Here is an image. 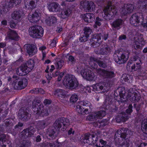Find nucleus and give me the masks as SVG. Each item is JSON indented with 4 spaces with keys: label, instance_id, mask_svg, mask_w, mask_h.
I'll list each match as a JSON object with an SVG mask.
<instances>
[{
    "label": "nucleus",
    "instance_id": "nucleus-1",
    "mask_svg": "<svg viewBox=\"0 0 147 147\" xmlns=\"http://www.w3.org/2000/svg\"><path fill=\"white\" fill-rule=\"evenodd\" d=\"M63 83L66 87L69 89H76L78 88V82L73 75H67L65 77Z\"/></svg>",
    "mask_w": 147,
    "mask_h": 147
},
{
    "label": "nucleus",
    "instance_id": "nucleus-2",
    "mask_svg": "<svg viewBox=\"0 0 147 147\" xmlns=\"http://www.w3.org/2000/svg\"><path fill=\"white\" fill-rule=\"evenodd\" d=\"M127 129L122 128L118 130L115 134V141L116 144L118 145V146H120L124 144V142H121V139L125 140L127 136V133L129 132V131Z\"/></svg>",
    "mask_w": 147,
    "mask_h": 147
},
{
    "label": "nucleus",
    "instance_id": "nucleus-3",
    "mask_svg": "<svg viewBox=\"0 0 147 147\" xmlns=\"http://www.w3.org/2000/svg\"><path fill=\"white\" fill-rule=\"evenodd\" d=\"M13 80L12 83L13 88L15 90H21L27 86V80L24 78H20L15 75L13 76Z\"/></svg>",
    "mask_w": 147,
    "mask_h": 147
},
{
    "label": "nucleus",
    "instance_id": "nucleus-4",
    "mask_svg": "<svg viewBox=\"0 0 147 147\" xmlns=\"http://www.w3.org/2000/svg\"><path fill=\"white\" fill-rule=\"evenodd\" d=\"M43 107V105L40 103L35 101H33L32 108L34 114L42 117L47 116L49 113L47 109H42Z\"/></svg>",
    "mask_w": 147,
    "mask_h": 147
},
{
    "label": "nucleus",
    "instance_id": "nucleus-5",
    "mask_svg": "<svg viewBox=\"0 0 147 147\" xmlns=\"http://www.w3.org/2000/svg\"><path fill=\"white\" fill-rule=\"evenodd\" d=\"M69 121L68 119L65 118H59L56 120L53 124V126L56 131L58 132L60 130L65 129L69 124Z\"/></svg>",
    "mask_w": 147,
    "mask_h": 147
},
{
    "label": "nucleus",
    "instance_id": "nucleus-6",
    "mask_svg": "<svg viewBox=\"0 0 147 147\" xmlns=\"http://www.w3.org/2000/svg\"><path fill=\"white\" fill-rule=\"evenodd\" d=\"M29 34L33 38H39L43 36V30L40 26H33L29 28Z\"/></svg>",
    "mask_w": 147,
    "mask_h": 147
},
{
    "label": "nucleus",
    "instance_id": "nucleus-7",
    "mask_svg": "<svg viewBox=\"0 0 147 147\" xmlns=\"http://www.w3.org/2000/svg\"><path fill=\"white\" fill-rule=\"evenodd\" d=\"M129 53V51L127 50L124 51L122 54L117 52L113 55L114 59L117 63H123L127 61Z\"/></svg>",
    "mask_w": 147,
    "mask_h": 147
},
{
    "label": "nucleus",
    "instance_id": "nucleus-8",
    "mask_svg": "<svg viewBox=\"0 0 147 147\" xmlns=\"http://www.w3.org/2000/svg\"><path fill=\"white\" fill-rule=\"evenodd\" d=\"M77 71L80 72L81 75L84 78L90 80H92L96 78L94 73L90 70L85 69L82 66H79L77 67Z\"/></svg>",
    "mask_w": 147,
    "mask_h": 147
},
{
    "label": "nucleus",
    "instance_id": "nucleus-9",
    "mask_svg": "<svg viewBox=\"0 0 147 147\" xmlns=\"http://www.w3.org/2000/svg\"><path fill=\"white\" fill-rule=\"evenodd\" d=\"M109 37V34L107 33L95 34L93 35L91 39V42L94 44H100L103 40H106Z\"/></svg>",
    "mask_w": 147,
    "mask_h": 147
},
{
    "label": "nucleus",
    "instance_id": "nucleus-10",
    "mask_svg": "<svg viewBox=\"0 0 147 147\" xmlns=\"http://www.w3.org/2000/svg\"><path fill=\"white\" fill-rule=\"evenodd\" d=\"M18 117L21 120L26 121L31 117L30 110L28 107H24L21 108L18 112Z\"/></svg>",
    "mask_w": 147,
    "mask_h": 147
},
{
    "label": "nucleus",
    "instance_id": "nucleus-11",
    "mask_svg": "<svg viewBox=\"0 0 147 147\" xmlns=\"http://www.w3.org/2000/svg\"><path fill=\"white\" fill-rule=\"evenodd\" d=\"M104 11L105 16V18L107 20H109L112 18L113 16L115 15L117 12L114 6L112 5H108L104 9Z\"/></svg>",
    "mask_w": 147,
    "mask_h": 147
},
{
    "label": "nucleus",
    "instance_id": "nucleus-12",
    "mask_svg": "<svg viewBox=\"0 0 147 147\" xmlns=\"http://www.w3.org/2000/svg\"><path fill=\"white\" fill-rule=\"evenodd\" d=\"M80 7L82 10L86 12L93 11L95 8L94 3L92 1H81Z\"/></svg>",
    "mask_w": 147,
    "mask_h": 147
},
{
    "label": "nucleus",
    "instance_id": "nucleus-13",
    "mask_svg": "<svg viewBox=\"0 0 147 147\" xmlns=\"http://www.w3.org/2000/svg\"><path fill=\"white\" fill-rule=\"evenodd\" d=\"M35 131V130L33 126L24 130L20 134V136L22 138L26 139L27 138L32 136Z\"/></svg>",
    "mask_w": 147,
    "mask_h": 147
},
{
    "label": "nucleus",
    "instance_id": "nucleus-14",
    "mask_svg": "<svg viewBox=\"0 0 147 147\" xmlns=\"http://www.w3.org/2000/svg\"><path fill=\"white\" fill-rule=\"evenodd\" d=\"M95 136L94 135H90L87 134H85L81 140L82 142L84 143H87L89 144H93L95 143L96 139H95Z\"/></svg>",
    "mask_w": 147,
    "mask_h": 147
},
{
    "label": "nucleus",
    "instance_id": "nucleus-15",
    "mask_svg": "<svg viewBox=\"0 0 147 147\" xmlns=\"http://www.w3.org/2000/svg\"><path fill=\"white\" fill-rule=\"evenodd\" d=\"M105 115V111H100L92 113L88 116L87 118L89 120L92 121L98 118L101 119L104 117Z\"/></svg>",
    "mask_w": 147,
    "mask_h": 147
},
{
    "label": "nucleus",
    "instance_id": "nucleus-16",
    "mask_svg": "<svg viewBox=\"0 0 147 147\" xmlns=\"http://www.w3.org/2000/svg\"><path fill=\"white\" fill-rule=\"evenodd\" d=\"M31 70L25 63H23L16 71L17 74L20 76H24L28 74Z\"/></svg>",
    "mask_w": 147,
    "mask_h": 147
},
{
    "label": "nucleus",
    "instance_id": "nucleus-17",
    "mask_svg": "<svg viewBox=\"0 0 147 147\" xmlns=\"http://www.w3.org/2000/svg\"><path fill=\"white\" fill-rule=\"evenodd\" d=\"M127 96L131 102H138L140 99L141 96L139 93L134 92L132 89H130L128 91Z\"/></svg>",
    "mask_w": 147,
    "mask_h": 147
},
{
    "label": "nucleus",
    "instance_id": "nucleus-18",
    "mask_svg": "<svg viewBox=\"0 0 147 147\" xmlns=\"http://www.w3.org/2000/svg\"><path fill=\"white\" fill-rule=\"evenodd\" d=\"M98 74L107 78H111L115 76L114 73L112 71H109L104 69L98 68L96 70Z\"/></svg>",
    "mask_w": 147,
    "mask_h": 147
},
{
    "label": "nucleus",
    "instance_id": "nucleus-19",
    "mask_svg": "<svg viewBox=\"0 0 147 147\" xmlns=\"http://www.w3.org/2000/svg\"><path fill=\"white\" fill-rule=\"evenodd\" d=\"M41 14L38 10H36L31 15L28 16V19L32 23H36L40 19Z\"/></svg>",
    "mask_w": 147,
    "mask_h": 147
},
{
    "label": "nucleus",
    "instance_id": "nucleus-20",
    "mask_svg": "<svg viewBox=\"0 0 147 147\" xmlns=\"http://www.w3.org/2000/svg\"><path fill=\"white\" fill-rule=\"evenodd\" d=\"M71 13V10L68 8H65L59 11V16L62 18L65 19L69 17Z\"/></svg>",
    "mask_w": 147,
    "mask_h": 147
},
{
    "label": "nucleus",
    "instance_id": "nucleus-21",
    "mask_svg": "<svg viewBox=\"0 0 147 147\" xmlns=\"http://www.w3.org/2000/svg\"><path fill=\"white\" fill-rule=\"evenodd\" d=\"M27 52L30 57L32 56L37 53V49L36 46L33 44H28L26 45Z\"/></svg>",
    "mask_w": 147,
    "mask_h": 147
},
{
    "label": "nucleus",
    "instance_id": "nucleus-22",
    "mask_svg": "<svg viewBox=\"0 0 147 147\" xmlns=\"http://www.w3.org/2000/svg\"><path fill=\"white\" fill-rule=\"evenodd\" d=\"M134 9V6L130 4H125L122 8L121 13L124 15L126 14L127 13L132 12Z\"/></svg>",
    "mask_w": 147,
    "mask_h": 147
},
{
    "label": "nucleus",
    "instance_id": "nucleus-23",
    "mask_svg": "<svg viewBox=\"0 0 147 147\" xmlns=\"http://www.w3.org/2000/svg\"><path fill=\"white\" fill-rule=\"evenodd\" d=\"M124 22L121 19H118L114 21L111 24L113 30H118L121 28V26L123 24Z\"/></svg>",
    "mask_w": 147,
    "mask_h": 147
},
{
    "label": "nucleus",
    "instance_id": "nucleus-24",
    "mask_svg": "<svg viewBox=\"0 0 147 147\" xmlns=\"http://www.w3.org/2000/svg\"><path fill=\"white\" fill-rule=\"evenodd\" d=\"M129 118V115L125 113L120 114L116 118V120L117 122H124L127 120Z\"/></svg>",
    "mask_w": 147,
    "mask_h": 147
},
{
    "label": "nucleus",
    "instance_id": "nucleus-25",
    "mask_svg": "<svg viewBox=\"0 0 147 147\" xmlns=\"http://www.w3.org/2000/svg\"><path fill=\"white\" fill-rule=\"evenodd\" d=\"M118 90L119 92L120 100L117 99V100L121 102H123L127 100L126 97L125 95V89L122 87H120L118 88Z\"/></svg>",
    "mask_w": 147,
    "mask_h": 147
},
{
    "label": "nucleus",
    "instance_id": "nucleus-26",
    "mask_svg": "<svg viewBox=\"0 0 147 147\" xmlns=\"http://www.w3.org/2000/svg\"><path fill=\"white\" fill-rule=\"evenodd\" d=\"M6 38L7 39L17 41L18 40V36L16 31L10 30L7 32Z\"/></svg>",
    "mask_w": 147,
    "mask_h": 147
},
{
    "label": "nucleus",
    "instance_id": "nucleus-27",
    "mask_svg": "<svg viewBox=\"0 0 147 147\" xmlns=\"http://www.w3.org/2000/svg\"><path fill=\"white\" fill-rule=\"evenodd\" d=\"M133 60L135 61H138V62L136 63L135 64H134L131 66L132 70L136 71L140 70L141 68V65L140 64L141 61L140 59L138 58L137 56H134L133 58Z\"/></svg>",
    "mask_w": 147,
    "mask_h": 147
},
{
    "label": "nucleus",
    "instance_id": "nucleus-28",
    "mask_svg": "<svg viewBox=\"0 0 147 147\" xmlns=\"http://www.w3.org/2000/svg\"><path fill=\"white\" fill-rule=\"evenodd\" d=\"M49 10L52 12H58L60 11L59 5L57 3L53 2L49 4L48 7Z\"/></svg>",
    "mask_w": 147,
    "mask_h": 147
},
{
    "label": "nucleus",
    "instance_id": "nucleus-29",
    "mask_svg": "<svg viewBox=\"0 0 147 147\" xmlns=\"http://www.w3.org/2000/svg\"><path fill=\"white\" fill-rule=\"evenodd\" d=\"M138 6L142 11L147 13V0H139Z\"/></svg>",
    "mask_w": 147,
    "mask_h": 147
},
{
    "label": "nucleus",
    "instance_id": "nucleus-30",
    "mask_svg": "<svg viewBox=\"0 0 147 147\" xmlns=\"http://www.w3.org/2000/svg\"><path fill=\"white\" fill-rule=\"evenodd\" d=\"M139 18L138 15L136 13L133 14L130 18V23L135 26H138L140 22Z\"/></svg>",
    "mask_w": 147,
    "mask_h": 147
},
{
    "label": "nucleus",
    "instance_id": "nucleus-31",
    "mask_svg": "<svg viewBox=\"0 0 147 147\" xmlns=\"http://www.w3.org/2000/svg\"><path fill=\"white\" fill-rule=\"evenodd\" d=\"M39 0H31L30 1H26L25 6L26 8L28 9H32L35 8L36 5L37 3Z\"/></svg>",
    "mask_w": 147,
    "mask_h": 147
},
{
    "label": "nucleus",
    "instance_id": "nucleus-32",
    "mask_svg": "<svg viewBox=\"0 0 147 147\" xmlns=\"http://www.w3.org/2000/svg\"><path fill=\"white\" fill-rule=\"evenodd\" d=\"M48 119H45L39 121L37 124V127L38 130L43 129L49 123Z\"/></svg>",
    "mask_w": 147,
    "mask_h": 147
},
{
    "label": "nucleus",
    "instance_id": "nucleus-33",
    "mask_svg": "<svg viewBox=\"0 0 147 147\" xmlns=\"http://www.w3.org/2000/svg\"><path fill=\"white\" fill-rule=\"evenodd\" d=\"M12 18L17 22L21 19L22 13L19 11H15L11 15Z\"/></svg>",
    "mask_w": 147,
    "mask_h": 147
},
{
    "label": "nucleus",
    "instance_id": "nucleus-34",
    "mask_svg": "<svg viewBox=\"0 0 147 147\" xmlns=\"http://www.w3.org/2000/svg\"><path fill=\"white\" fill-rule=\"evenodd\" d=\"M55 94L57 95L60 99L64 98L66 97V92L63 89L57 88L55 90Z\"/></svg>",
    "mask_w": 147,
    "mask_h": 147
},
{
    "label": "nucleus",
    "instance_id": "nucleus-35",
    "mask_svg": "<svg viewBox=\"0 0 147 147\" xmlns=\"http://www.w3.org/2000/svg\"><path fill=\"white\" fill-rule=\"evenodd\" d=\"M110 50V48L107 45H103L101 47L99 52L101 54L106 55L109 53Z\"/></svg>",
    "mask_w": 147,
    "mask_h": 147
},
{
    "label": "nucleus",
    "instance_id": "nucleus-36",
    "mask_svg": "<svg viewBox=\"0 0 147 147\" xmlns=\"http://www.w3.org/2000/svg\"><path fill=\"white\" fill-rule=\"evenodd\" d=\"M57 18L54 16L49 17L46 20V22L49 26H53L57 22Z\"/></svg>",
    "mask_w": 147,
    "mask_h": 147
},
{
    "label": "nucleus",
    "instance_id": "nucleus-37",
    "mask_svg": "<svg viewBox=\"0 0 147 147\" xmlns=\"http://www.w3.org/2000/svg\"><path fill=\"white\" fill-rule=\"evenodd\" d=\"M64 64V61L62 59L56 58L55 59L54 64L56 68L57 69H61Z\"/></svg>",
    "mask_w": 147,
    "mask_h": 147
},
{
    "label": "nucleus",
    "instance_id": "nucleus-38",
    "mask_svg": "<svg viewBox=\"0 0 147 147\" xmlns=\"http://www.w3.org/2000/svg\"><path fill=\"white\" fill-rule=\"evenodd\" d=\"M21 2V0H5V6L10 7L13 6V3L18 4Z\"/></svg>",
    "mask_w": 147,
    "mask_h": 147
},
{
    "label": "nucleus",
    "instance_id": "nucleus-39",
    "mask_svg": "<svg viewBox=\"0 0 147 147\" xmlns=\"http://www.w3.org/2000/svg\"><path fill=\"white\" fill-rule=\"evenodd\" d=\"M94 15L92 13H87L84 16V20L86 22H91L93 20Z\"/></svg>",
    "mask_w": 147,
    "mask_h": 147
},
{
    "label": "nucleus",
    "instance_id": "nucleus-40",
    "mask_svg": "<svg viewBox=\"0 0 147 147\" xmlns=\"http://www.w3.org/2000/svg\"><path fill=\"white\" fill-rule=\"evenodd\" d=\"M90 61L89 62V64L90 66L94 69H96V70L97 69L96 68L98 67L97 65L96 64V63H97L98 59L93 57H91L90 58Z\"/></svg>",
    "mask_w": 147,
    "mask_h": 147
},
{
    "label": "nucleus",
    "instance_id": "nucleus-41",
    "mask_svg": "<svg viewBox=\"0 0 147 147\" xmlns=\"http://www.w3.org/2000/svg\"><path fill=\"white\" fill-rule=\"evenodd\" d=\"M98 84L100 91L102 90V92L104 93L107 92L109 89V87L106 86L105 83H100Z\"/></svg>",
    "mask_w": 147,
    "mask_h": 147
},
{
    "label": "nucleus",
    "instance_id": "nucleus-42",
    "mask_svg": "<svg viewBox=\"0 0 147 147\" xmlns=\"http://www.w3.org/2000/svg\"><path fill=\"white\" fill-rule=\"evenodd\" d=\"M47 134L49 136L54 139L57 136V135L55 133V132L54 131L52 127H50L47 129Z\"/></svg>",
    "mask_w": 147,
    "mask_h": 147
},
{
    "label": "nucleus",
    "instance_id": "nucleus-43",
    "mask_svg": "<svg viewBox=\"0 0 147 147\" xmlns=\"http://www.w3.org/2000/svg\"><path fill=\"white\" fill-rule=\"evenodd\" d=\"M28 67L29 68L30 70H32L34 66V61L33 59H30L28 60L26 63H25Z\"/></svg>",
    "mask_w": 147,
    "mask_h": 147
},
{
    "label": "nucleus",
    "instance_id": "nucleus-44",
    "mask_svg": "<svg viewBox=\"0 0 147 147\" xmlns=\"http://www.w3.org/2000/svg\"><path fill=\"white\" fill-rule=\"evenodd\" d=\"M81 104L82 105L83 109L86 107L88 108H92V106L91 103L87 101H83L81 102Z\"/></svg>",
    "mask_w": 147,
    "mask_h": 147
},
{
    "label": "nucleus",
    "instance_id": "nucleus-45",
    "mask_svg": "<svg viewBox=\"0 0 147 147\" xmlns=\"http://www.w3.org/2000/svg\"><path fill=\"white\" fill-rule=\"evenodd\" d=\"M141 127L144 131V132L147 134V119L143 120L142 122Z\"/></svg>",
    "mask_w": 147,
    "mask_h": 147
},
{
    "label": "nucleus",
    "instance_id": "nucleus-46",
    "mask_svg": "<svg viewBox=\"0 0 147 147\" xmlns=\"http://www.w3.org/2000/svg\"><path fill=\"white\" fill-rule=\"evenodd\" d=\"M55 142H46L43 144L42 147H58L57 144Z\"/></svg>",
    "mask_w": 147,
    "mask_h": 147
},
{
    "label": "nucleus",
    "instance_id": "nucleus-47",
    "mask_svg": "<svg viewBox=\"0 0 147 147\" xmlns=\"http://www.w3.org/2000/svg\"><path fill=\"white\" fill-rule=\"evenodd\" d=\"M82 105L81 104V102L79 104H77L76 106V110L77 112L80 114H82L83 112V108Z\"/></svg>",
    "mask_w": 147,
    "mask_h": 147
},
{
    "label": "nucleus",
    "instance_id": "nucleus-48",
    "mask_svg": "<svg viewBox=\"0 0 147 147\" xmlns=\"http://www.w3.org/2000/svg\"><path fill=\"white\" fill-rule=\"evenodd\" d=\"M84 34L88 36L89 37L90 35L92 32V30L89 27H86L84 28Z\"/></svg>",
    "mask_w": 147,
    "mask_h": 147
},
{
    "label": "nucleus",
    "instance_id": "nucleus-49",
    "mask_svg": "<svg viewBox=\"0 0 147 147\" xmlns=\"http://www.w3.org/2000/svg\"><path fill=\"white\" fill-rule=\"evenodd\" d=\"M76 60L74 57L72 55L69 56L67 62L68 63H70L71 65H73L75 63Z\"/></svg>",
    "mask_w": 147,
    "mask_h": 147
},
{
    "label": "nucleus",
    "instance_id": "nucleus-50",
    "mask_svg": "<svg viewBox=\"0 0 147 147\" xmlns=\"http://www.w3.org/2000/svg\"><path fill=\"white\" fill-rule=\"evenodd\" d=\"M136 41L138 44H140L141 46L144 45L146 43L145 41L144 40V38L141 35L138 36V40Z\"/></svg>",
    "mask_w": 147,
    "mask_h": 147
},
{
    "label": "nucleus",
    "instance_id": "nucleus-51",
    "mask_svg": "<svg viewBox=\"0 0 147 147\" xmlns=\"http://www.w3.org/2000/svg\"><path fill=\"white\" fill-rule=\"evenodd\" d=\"M78 100L77 95L75 94H73L71 96L70 98V102L72 103L76 102Z\"/></svg>",
    "mask_w": 147,
    "mask_h": 147
},
{
    "label": "nucleus",
    "instance_id": "nucleus-52",
    "mask_svg": "<svg viewBox=\"0 0 147 147\" xmlns=\"http://www.w3.org/2000/svg\"><path fill=\"white\" fill-rule=\"evenodd\" d=\"M5 123L7 129H10L13 125V123L9 119L6 120L5 122Z\"/></svg>",
    "mask_w": 147,
    "mask_h": 147
},
{
    "label": "nucleus",
    "instance_id": "nucleus-53",
    "mask_svg": "<svg viewBox=\"0 0 147 147\" xmlns=\"http://www.w3.org/2000/svg\"><path fill=\"white\" fill-rule=\"evenodd\" d=\"M102 20L101 19L99 18L98 17H97L95 20V24L94 25V28H97L96 26L98 25V26H100L101 25V22H102Z\"/></svg>",
    "mask_w": 147,
    "mask_h": 147
},
{
    "label": "nucleus",
    "instance_id": "nucleus-54",
    "mask_svg": "<svg viewBox=\"0 0 147 147\" xmlns=\"http://www.w3.org/2000/svg\"><path fill=\"white\" fill-rule=\"evenodd\" d=\"M88 36H87L83 34L79 38L80 41L81 42H84L86 41L88 38Z\"/></svg>",
    "mask_w": 147,
    "mask_h": 147
},
{
    "label": "nucleus",
    "instance_id": "nucleus-55",
    "mask_svg": "<svg viewBox=\"0 0 147 147\" xmlns=\"http://www.w3.org/2000/svg\"><path fill=\"white\" fill-rule=\"evenodd\" d=\"M6 136L5 134L0 135V141L3 142V145L2 147H6V145L3 144V142L6 141Z\"/></svg>",
    "mask_w": 147,
    "mask_h": 147
},
{
    "label": "nucleus",
    "instance_id": "nucleus-56",
    "mask_svg": "<svg viewBox=\"0 0 147 147\" xmlns=\"http://www.w3.org/2000/svg\"><path fill=\"white\" fill-rule=\"evenodd\" d=\"M89 89L92 90L94 91H100L98 83L94 84L92 86H90L89 88Z\"/></svg>",
    "mask_w": 147,
    "mask_h": 147
},
{
    "label": "nucleus",
    "instance_id": "nucleus-57",
    "mask_svg": "<svg viewBox=\"0 0 147 147\" xmlns=\"http://www.w3.org/2000/svg\"><path fill=\"white\" fill-rule=\"evenodd\" d=\"M97 63L100 67L103 68H105L107 67V65L106 63L100 60H98Z\"/></svg>",
    "mask_w": 147,
    "mask_h": 147
},
{
    "label": "nucleus",
    "instance_id": "nucleus-58",
    "mask_svg": "<svg viewBox=\"0 0 147 147\" xmlns=\"http://www.w3.org/2000/svg\"><path fill=\"white\" fill-rule=\"evenodd\" d=\"M132 105L131 104H130L128 106V109L126 110V114H128L129 115V117H130V115L133 111L132 109ZM125 114H126V113H125Z\"/></svg>",
    "mask_w": 147,
    "mask_h": 147
},
{
    "label": "nucleus",
    "instance_id": "nucleus-59",
    "mask_svg": "<svg viewBox=\"0 0 147 147\" xmlns=\"http://www.w3.org/2000/svg\"><path fill=\"white\" fill-rule=\"evenodd\" d=\"M130 76L129 75H127L126 76L123 78L124 81L126 82H127L129 83L130 82L131 80V79L130 78Z\"/></svg>",
    "mask_w": 147,
    "mask_h": 147
},
{
    "label": "nucleus",
    "instance_id": "nucleus-60",
    "mask_svg": "<svg viewBox=\"0 0 147 147\" xmlns=\"http://www.w3.org/2000/svg\"><path fill=\"white\" fill-rule=\"evenodd\" d=\"M57 42V40L55 38H54L51 42L50 45L52 47H54L56 46V43Z\"/></svg>",
    "mask_w": 147,
    "mask_h": 147
},
{
    "label": "nucleus",
    "instance_id": "nucleus-61",
    "mask_svg": "<svg viewBox=\"0 0 147 147\" xmlns=\"http://www.w3.org/2000/svg\"><path fill=\"white\" fill-rule=\"evenodd\" d=\"M99 126L103 127L105 126L107 124V122L105 121H102L99 122Z\"/></svg>",
    "mask_w": 147,
    "mask_h": 147
},
{
    "label": "nucleus",
    "instance_id": "nucleus-62",
    "mask_svg": "<svg viewBox=\"0 0 147 147\" xmlns=\"http://www.w3.org/2000/svg\"><path fill=\"white\" fill-rule=\"evenodd\" d=\"M27 143L26 141H23L20 143V144L19 147H26V145H27Z\"/></svg>",
    "mask_w": 147,
    "mask_h": 147
},
{
    "label": "nucleus",
    "instance_id": "nucleus-63",
    "mask_svg": "<svg viewBox=\"0 0 147 147\" xmlns=\"http://www.w3.org/2000/svg\"><path fill=\"white\" fill-rule=\"evenodd\" d=\"M135 44L134 45V47L135 49H139L141 46V45L139 44H138L137 41L135 42Z\"/></svg>",
    "mask_w": 147,
    "mask_h": 147
},
{
    "label": "nucleus",
    "instance_id": "nucleus-64",
    "mask_svg": "<svg viewBox=\"0 0 147 147\" xmlns=\"http://www.w3.org/2000/svg\"><path fill=\"white\" fill-rule=\"evenodd\" d=\"M52 101L50 100L45 99L44 101V104L45 105H48L50 104L51 102Z\"/></svg>",
    "mask_w": 147,
    "mask_h": 147
}]
</instances>
